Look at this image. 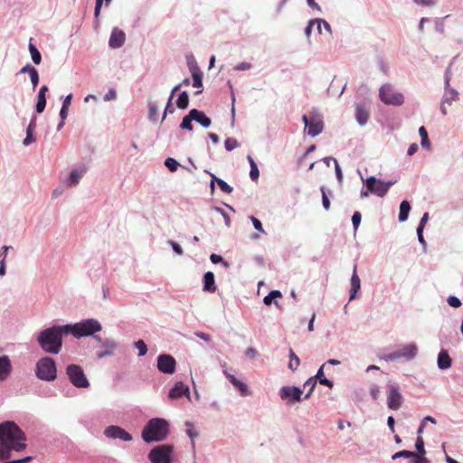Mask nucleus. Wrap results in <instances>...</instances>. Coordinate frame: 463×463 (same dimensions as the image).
<instances>
[{
	"label": "nucleus",
	"instance_id": "f257e3e1",
	"mask_svg": "<svg viewBox=\"0 0 463 463\" xmlns=\"http://www.w3.org/2000/svg\"><path fill=\"white\" fill-rule=\"evenodd\" d=\"M25 447V435L14 422L0 424V461L10 458L12 450L21 451Z\"/></svg>",
	"mask_w": 463,
	"mask_h": 463
},
{
	"label": "nucleus",
	"instance_id": "f03ea898",
	"mask_svg": "<svg viewBox=\"0 0 463 463\" xmlns=\"http://www.w3.org/2000/svg\"><path fill=\"white\" fill-rule=\"evenodd\" d=\"M63 334H65L64 326H54L42 331L37 340L46 353L56 354L61 349Z\"/></svg>",
	"mask_w": 463,
	"mask_h": 463
},
{
	"label": "nucleus",
	"instance_id": "7ed1b4c3",
	"mask_svg": "<svg viewBox=\"0 0 463 463\" xmlns=\"http://www.w3.org/2000/svg\"><path fill=\"white\" fill-rule=\"evenodd\" d=\"M169 431V424L165 419L155 418L150 420L142 430L143 439L149 443L164 440Z\"/></svg>",
	"mask_w": 463,
	"mask_h": 463
},
{
	"label": "nucleus",
	"instance_id": "20e7f679",
	"mask_svg": "<svg viewBox=\"0 0 463 463\" xmlns=\"http://www.w3.org/2000/svg\"><path fill=\"white\" fill-rule=\"evenodd\" d=\"M65 334L71 333L75 337L91 335L101 330V325L95 319H87L75 325L64 326Z\"/></svg>",
	"mask_w": 463,
	"mask_h": 463
},
{
	"label": "nucleus",
	"instance_id": "39448f33",
	"mask_svg": "<svg viewBox=\"0 0 463 463\" xmlns=\"http://www.w3.org/2000/svg\"><path fill=\"white\" fill-rule=\"evenodd\" d=\"M35 375L42 381H54L57 378V367L55 361L48 356L41 358L35 365Z\"/></svg>",
	"mask_w": 463,
	"mask_h": 463
},
{
	"label": "nucleus",
	"instance_id": "423d86ee",
	"mask_svg": "<svg viewBox=\"0 0 463 463\" xmlns=\"http://www.w3.org/2000/svg\"><path fill=\"white\" fill-rule=\"evenodd\" d=\"M381 100L386 105L401 106L404 102V97L397 92L391 84H384L379 90Z\"/></svg>",
	"mask_w": 463,
	"mask_h": 463
},
{
	"label": "nucleus",
	"instance_id": "0eeeda50",
	"mask_svg": "<svg viewBox=\"0 0 463 463\" xmlns=\"http://www.w3.org/2000/svg\"><path fill=\"white\" fill-rule=\"evenodd\" d=\"M66 374L75 387L88 388L90 386V382L80 365L69 364L66 368Z\"/></svg>",
	"mask_w": 463,
	"mask_h": 463
},
{
	"label": "nucleus",
	"instance_id": "6e6552de",
	"mask_svg": "<svg viewBox=\"0 0 463 463\" xmlns=\"http://www.w3.org/2000/svg\"><path fill=\"white\" fill-rule=\"evenodd\" d=\"M172 445L164 444L154 448L148 454L151 463H172Z\"/></svg>",
	"mask_w": 463,
	"mask_h": 463
},
{
	"label": "nucleus",
	"instance_id": "1a4fd4ad",
	"mask_svg": "<svg viewBox=\"0 0 463 463\" xmlns=\"http://www.w3.org/2000/svg\"><path fill=\"white\" fill-rule=\"evenodd\" d=\"M302 120L305 124V127L307 128V133L309 136L316 137L323 131L324 123L321 116L318 114H312L310 117L303 115Z\"/></svg>",
	"mask_w": 463,
	"mask_h": 463
},
{
	"label": "nucleus",
	"instance_id": "9d476101",
	"mask_svg": "<svg viewBox=\"0 0 463 463\" xmlns=\"http://www.w3.org/2000/svg\"><path fill=\"white\" fill-rule=\"evenodd\" d=\"M364 184L372 194L380 197H383L389 191L390 187L393 184L392 182L384 183L376 179L374 176L366 178L364 180Z\"/></svg>",
	"mask_w": 463,
	"mask_h": 463
},
{
	"label": "nucleus",
	"instance_id": "9b49d317",
	"mask_svg": "<svg viewBox=\"0 0 463 463\" xmlns=\"http://www.w3.org/2000/svg\"><path fill=\"white\" fill-rule=\"evenodd\" d=\"M302 393V390L296 386H284L279 391L281 400L286 401L288 404L300 402Z\"/></svg>",
	"mask_w": 463,
	"mask_h": 463
},
{
	"label": "nucleus",
	"instance_id": "f8f14e48",
	"mask_svg": "<svg viewBox=\"0 0 463 463\" xmlns=\"http://www.w3.org/2000/svg\"><path fill=\"white\" fill-rule=\"evenodd\" d=\"M176 362L170 354H160L157 357V369L166 374H172L175 371Z\"/></svg>",
	"mask_w": 463,
	"mask_h": 463
},
{
	"label": "nucleus",
	"instance_id": "ddd939ff",
	"mask_svg": "<svg viewBox=\"0 0 463 463\" xmlns=\"http://www.w3.org/2000/svg\"><path fill=\"white\" fill-rule=\"evenodd\" d=\"M402 402L403 397L400 392L399 388L397 386L391 385L387 394V405L389 409L397 411L401 408Z\"/></svg>",
	"mask_w": 463,
	"mask_h": 463
},
{
	"label": "nucleus",
	"instance_id": "4468645a",
	"mask_svg": "<svg viewBox=\"0 0 463 463\" xmlns=\"http://www.w3.org/2000/svg\"><path fill=\"white\" fill-rule=\"evenodd\" d=\"M104 433L108 438L118 439L123 441H130L132 439V436L118 426H109L105 430Z\"/></svg>",
	"mask_w": 463,
	"mask_h": 463
},
{
	"label": "nucleus",
	"instance_id": "2eb2a0df",
	"mask_svg": "<svg viewBox=\"0 0 463 463\" xmlns=\"http://www.w3.org/2000/svg\"><path fill=\"white\" fill-rule=\"evenodd\" d=\"M184 394L189 398V387L182 382H177L169 391L168 397L174 400L178 399Z\"/></svg>",
	"mask_w": 463,
	"mask_h": 463
},
{
	"label": "nucleus",
	"instance_id": "dca6fc26",
	"mask_svg": "<svg viewBox=\"0 0 463 463\" xmlns=\"http://www.w3.org/2000/svg\"><path fill=\"white\" fill-rule=\"evenodd\" d=\"M12 372V364L7 355L0 356V382L5 381Z\"/></svg>",
	"mask_w": 463,
	"mask_h": 463
},
{
	"label": "nucleus",
	"instance_id": "f3484780",
	"mask_svg": "<svg viewBox=\"0 0 463 463\" xmlns=\"http://www.w3.org/2000/svg\"><path fill=\"white\" fill-rule=\"evenodd\" d=\"M125 43V33L121 30L114 29L109 38V46L112 48H119Z\"/></svg>",
	"mask_w": 463,
	"mask_h": 463
},
{
	"label": "nucleus",
	"instance_id": "a211bd4d",
	"mask_svg": "<svg viewBox=\"0 0 463 463\" xmlns=\"http://www.w3.org/2000/svg\"><path fill=\"white\" fill-rule=\"evenodd\" d=\"M191 111V117L194 121L201 124L203 128H209L212 124V120L208 118L204 112L200 111L196 109H193Z\"/></svg>",
	"mask_w": 463,
	"mask_h": 463
},
{
	"label": "nucleus",
	"instance_id": "6ab92c4d",
	"mask_svg": "<svg viewBox=\"0 0 463 463\" xmlns=\"http://www.w3.org/2000/svg\"><path fill=\"white\" fill-rule=\"evenodd\" d=\"M360 288H361V281H360V278L357 274V267H356V265H354L353 274L351 277V290H350V298H349L350 300H353L355 298V294L360 289Z\"/></svg>",
	"mask_w": 463,
	"mask_h": 463
},
{
	"label": "nucleus",
	"instance_id": "aec40b11",
	"mask_svg": "<svg viewBox=\"0 0 463 463\" xmlns=\"http://www.w3.org/2000/svg\"><path fill=\"white\" fill-rule=\"evenodd\" d=\"M226 377L229 379V381L233 384L235 388H237L241 393V396H247L250 394V392L248 390V386L242 383L241 381L238 380L234 375L225 373Z\"/></svg>",
	"mask_w": 463,
	"mask_h": 463
},
{
	"label": "nucleus",
	"instance_id": "412c9836",
	"mask_svg": "<svg viewBox=\"0 0 463 463\" xmlns=\"http://www.w3.org/2000/svg\"><path fill=\"white\" fill-rule=\"evenodd\" d=\"M457 98H458V92L455 90H453V89L446 90V92H445V95H444V98H443V100H442V103L440 106V109L444 115L447 114V109H446L445 104L447 103L449 105H451L452 101L456 100Z\"/></svg>",
	"mask_w": 463,
	"mask_h": 463
},
{
	"label": "nucleus",
	"instance_id": "4be33fe9",
	"mask_svg": "<svg viewBox=\"0 0 463 463\" xmlns=\"http://www.w3.org/2000/svg\"><path fill=\"white\" fill-rule=\"evenodd\" d=\"M203 290L213 293L216 291L214 274L207 271L203 276Z\"/></svg>",
	"mask_w": 463,
	"mask_h": 463
},
{
	"label": "nucleus",
	"instance_id": "5701e85b",
	"mask_svg": "<svg viewBox=\"0 0 463 463\" xmlns=\"http://www.w3.org/2000/svg\"><path fill=\"white\" fill-rule=\"evenodd\" d=\"M438 366L439 369L445 370L451 366V359L446 350H441L438 356Z\"/></svg>",
	"mask_w": 463,
	"mask_h": 463
},
{
	"label": "nucleus",
	"instance_id": "b1692460",
	"mask_svg": "<svg viewBox=\"0 0 463 463\" xmlns=\"http://www.w3.org/2000/svg\"><path fill=\"white\" fill-rule=\"evenodd\" d=\"M190 71L193 77V86L194 88H202L203 82V73L200 70V68L197 65H193L190 67Z\"/></svg>",
	"mask_w": 463,
	"mask_h": 463
},
{
	"label": "nucleus",
	"instance_id": "393cba45",
	"mask_svg": "<svg viewBox=\"0 0 463 463\" xmlns=\"http://www.w3.org/2000/svg\"><path fill=\"white\" fill-rule=\"evenodd\" d=\"M217 183L220 189L225 193V194H231L232 192V187L230 186L226 182L223 180L217 178L214 175H212V181H211V188L213 191L214 190V184Z\"/></svg>",
	"mask_w": 463,
	"mask_h": 463
},
{
	"label": "nucleus",
	"instance_id": "a878e982",
	"mask_svg": "<svg viewBox=\"0 0 463 463\" xmlns=\"http://www.w3.org/2000/svg\"><path fill=\"white\" fill-rule=\"evenodd\" d=\"M355 118L360 125H364L368 120L369 113L364 106L357 105L355 109Z\"/></svg>",
	"mask_w": 463,
	"mask_h": 463
},
{
	"label": "nucleus",
	"instance_id": "bb28decb",
	"mask_svg": "<svg viewBox=\"0 0 463 463\" xmlns=\"http://www.w3.org/2000/svg\"><path fill=\"white\" fill-rule=\"evenodd\" d=\"M85 172L86 170L84 168L73 170L70 175L69 185L74 186L78 184Z\"/></svg>",
	"mask_w": 463,
	"mask_h": 463
},
{
	"label": "nucleus",
	"instance_id": "cd10ccee",
	"mask_svg": "<svg viewBox=\"0 0 463 463\" xmlns=\"http://www.w3.org/2000/svg\"><path fill=\"white\" fill-rule=\"evenodd\" d=\"M326 367V364H324L319 370L317 371V374L315 375L316 380H317L321 384L326 385L329 388H332L334 383L332 381L328 380L325 377L324 374V368Z\"/></svg>",
	"mask_w": 463,
	"mask_h": 463
},
{
	"label": "nucleus",
	"instance_id": "c85d7f7f",
	"mask_svg": "<svg viewBox=\"0 0 463 463\" xmlns=\"http://www.w3.org/2000/svg\"><path fill=\"white\" fill-rule=\"evenodd\" d=\"M411 210L410 203L406 200L402 201L400 204L399 221L405 222Z\"/></svg>",
	"mask_w": 463,
	"mask_h": 463
},
{
	"label": "nucleus",
	"instance_id": "c756f323",
	"mask_svg": "<svg viewBox=\"0 0 463 463\" xmlns=\"http://www.w3.org/2000/svg\"><path fill=\"white\" fill-rule=\"evenodd\" d=\"M29 52L31 53L33 61L36 65H39L42 61V55H41L40 52L38 51V49L36 48V46L32 43V39L30 40V43H29Z\"/></svg>",
	"mask_w": 463,
	"mask_h": 463
},
{
	"label": "nucleus",
	"instance_id": "7c9ffc66",
	"mask_svg": "<svg viewBox=\"0 0 463 463\" xmlns=\"http://www.w3.org/2000/svg\"><path fill=\"white\" fill-rule=\"evenodd\" d=\"M182 84H179V85H176L171 91V95L169 97V99L167 101V104H166V107L165 109V111H164V114H163V117H162V121L165 120V118H166V115L167 113H173L174 112V109H171V103H172V99L174 98V95L175 93L180 89Z\"/></svg>",
	"mask_w": 463,
	"mask_h": 463
},
{
	"label": "nucleus",
	"instance_id": "2f4dec72",
	"mask_svg": "<svg viewBox=\"0 0 463 463\" xmlns=\"http://www.w3.org/2000/svg\"><path fill=\"white\" fill-rule=\"evenodd\" d=\"M300 364V360L292 349H289V363L288 368L291 371H296Z\"/></svg>",
	"mask_w": 463,
	"mask_h": 463
},
{
	"label": "nucleus",
	"instance_id": "473e14b6",
	"mask_svg": "<svg viewBox=\"0 0 463 463\" xmlns=\"http://www.w3.org/2000/svg\"><path fill=\"white\" fill-rule=\"evenodd\" d=\"M188 104H189V97H188V94L186 91H183L177 100H176V105L179 109H185L187 107H188Z\"/></svg>",
	"mask_w": 463,
	"mask_h": 463
},
{
	"label": "nucleus",
	"instance_id": "72a5a7b5",
	"mask_svg": "<svg viewBox=\"0 0 463 463\" xmlns=\"http://www.w3.org/2000/svg\"><path fill=\"white\" fill-rule=\"evenodd\" d=\"M282 294L279 290H272L263 298V302L266 306H270L272 304L273 299L280 298Z\"/></svg>",
	"mask_w": 463,
	"mask_h": 463
},
{
	"label": "nucleus",
	"instance_id": "f704fd0d",
	"mask_svg": "<svg viewBox=\"0 0 463 463\" xmlns=\"http://www.w3.org/2000/svg\"><path fill=\"white\" fill-rule=\"evenodd\" d=\"M33 129H34V123L31 122L26 130V137L24 139V145L28 146L31 143L35 141V138L33 137Z\"/></svg>",
	"mask_w": 463,
	"mask_h": 463
},
{
	"label": "nucleus",
	"instance_id": "c9c22d12",
	"mask_svg": "<svg viewBox=\"0 0 463 463\" xmlns=\"http://www.w3.org/2000/svg\"><path fill=\"white\" fill-rule=\"evenodd\" d=\"M419 135L420 136L421 138V146L425 148H430V142L428 137V132L424 127H420L419 128Z\"/></svg>",
	"mask_w": 463,
	"mask_h": 463
},
{
	"label": "nucleus",
	"instance_id": "e433bc0d",
	"mask_svg": "<svg viewBox=\"0 0 463 463\" xmlns=\"http://www.w3.org/2000/svg\"><path fill=\"white\" fill-rule=\"evenodd\" d=\"M194 118L191 117V111H189L188 115L184 117L182 123L180 125V128L182 129H187V130H193V124L192 121Z\"/></svg>",
	"mask_w": 463,
	"mask_h": 463
},
{
	"label": "nucleus",
	"instance_id": "4c0bfd02",
	"mask_svg": "<svg viewBox=\"0 0 463 463\" xmlns=\"http://www.w3.org/2000/svg\"><path fill=\"white\" fill-rule=\"evenodd\" d=\"M317 385V380L314 377H311L309 378L308 380L306 381V383H304V387H308L309 390L307 392V393L305 395V399H308L312 393V392L314 391L315 387Z\"/></svg>",
	"mask_w": 463,
	"mask_h": 463
},
{
	"label": "nucleus",
	"instance_id": "58836bf2",
	"mask_svg": "<svg viewBox=\"0 0 463 463\" xmlns=\"http://www.w3.org/2000/svg\"><path fill=\"white\" fill-rule=\"evenodd\" d=\"M415 448L418 451V455L425 456L426 450L424 449V440L421 436H418L415 443Z\"/></svg>",
	"mask_w": 463,
	"mask_h": 463
},
{
	"label": "nucleus",
	"instance_id": "ea45409f",
	"mask_svg": "<svg viewBox=\"0 0 463 463\" xmlns=\"http://www.w3.org/2000/svg\"><path fill=\"white\" fill-rule=\"evenodd\" d=\"M46 106V97L43 95H39L37 97V103H36V111L38 113H42Z\"/></svg>",
	"mask_w": 463,
	"mask_h": 463
},
{
	"label": "nucleus",
	"instance_id": "a19ab883",
	"mask_svg": "<svg viewBox=\"0 0 463 463\" xmlns=\"http://www.w3.org/2000/svg\"><path fill=\"white\" fill-rule=\"evenodd\" d=\"M165 165L171 172L176 171L179 166V163L172 157L166 158Z\"/></svg>",
	"mask_w": 463,
	"mask_h": 463
},
{
	"label": "nucleus",
	"instance_id": "79ce46f5",
	"mask_svg": "<svg viewBox=\"0 0 463 463\" xmlns=\"http://www.w3.org/2000/svg\"><path fill=\"white\" fill-rule=\"evenodd\" d=\"M224 146L226 150L232 151L234 148L238 147L240 144L235 138L228 137L224 142Z\"/></svg>",
	"mask_w": 463,
	"mask_h": 463
},
{
	"label": "nucleus",
	"instance_id": "37998d69",
	"mask_svg": "<svg viewBox=\"0 0 463 463\" xmlns=\"http://www.w3.org/2000/svg\"><path fill=\"white\" fill-rule=\"evenodd\" d=\"M158 114V107L154 104L150 103L148 105V117L151 120L155 121L156 119Z\"/></svg>",
	"mask_w": 463,
	"mask_h": 463
},
{
	"label": "nucleus",
	"instance_id": "c03bdc74",
	"mask_svg": "<svg viewBox=\"0 0 463 463\" xmlns=\"http://www.w3.org/2000/svg\"><path fill=\"white\" fill-rule=\"evenodd\" d=\"M135 346L138 350L139 356H143L146 354L147 347H146V343L143 340H138V341L135 342Z\"/></svg>",
	"mask_w": 463,
	"mask_h": 463
},
{
	"label": "nucleus",
	"instance_id": "a18cd8bd",
	"mask_svg": "<svg viewBox=\"0 0 463 463\" xmlns=\"http://www.w3.org/2000/svg\"><path fill=\"white\" fill-rule=\"evenodd\" d=\"M412 456H414V452H412V451H410V450H401V451H398L395 454H393L392 458V459H397V458H411Z\"/></svg>",
	"mask_w": 463,
	"mask_h": 463
},
{
	"label": "nucleus",
	"instance_id": "49530a36",
	"mask_svg": "<svg viewBox=\"0 0 463 463\" xmlns=\"http://www.w3.org/2000/svg\"><path fill=\"white\" fill-rule=\"evenodd\" d=\"M186 427H187V429H186V433H187V435L191 438V439H192V444H193V445H194V439L197 437V435H198V434H197V432L195 431L194 427V425H193L192 423L187 422V423H186Z\"/></svg>",
	"mask_w": 463,
	"mask_h": 463
},
{
	"label": "nucleus",
	"instance_id": "de8ad7c7",
	"mask_svg": "<svg viewBox=\"0 0 463 463\" xmlns=\"http://www.w3.org/2000/svg\"><path fill=\"white\" fill-rule=\"evenodd\" d=\"M29 76H30L31 82H32L33 88H35L39 83V74H38L37 70L33 69L31 73H29Z\"/></svg>",
	"mask_w": 463,
	"mask_h": 463
},
{
	"label": "nucleus",
	"instance_id": "09e8293b",
	"mask_svg": "<svg viewBox=\"0 0 463 463\" xmlns=\"http://www.w3.org/2000/svg\"><path fill=\"white\" fill-rule=\"evenodd\" d=\"M321 190V194H322V203H323V206L326 210H328L330 208V201L326 194V190H325V187L322 186L320 188Z\"/></svg>",
	"mask_w": 463,
	"mask_h": 463
},
{
	"label": "nucleus",
	"instance_id": "8fccbe9b",
	"mask_svg": "<svg viewBox=\"0 0 463 463\" xmlns=\"http://www.w3.org/2000/svg\"><path fill=\"white\" fill-rule=\"evenodd\" d=\"M68 110H69V108H66V107H63V106L61 107V111H60V116L61 118V122L58 126V130H60L63 127L64 120L66 119V118L68 116Z\"/></svg>",
	"mask_w": 463,
	"mask_h": 463
},
{
	"label": "nucleus",
	"instance_id": "3c124183",
	"mask_svg": "<svg viewBox=\"0 0 463 463\" xmlns=\"http://www.w3.org/2000/svg\"><path fill=\"white\" fill-rule=\"evenodd\" d=\"M250 176L253 181H255L259 178L260 172H259L257 164H251Z\"/></svg>",
	"mask_w": 463,
	"mask_h": 463
},
{
	"label": "nucleus",
	"instance_id": "603ef678",
	"mask_svg": "<svg viewBox=\"0 0 463 463\" xmlns=\"http://www.w3.org/2000/svg\"><path fill=\"white\" fill-rule=\"evenodd\" d=\"M447 301L452 307H459L461 306V301L455 296L449 297Z\"/></svg>",
	"mask_w": 463,
	"mask_h": 463
},
{
	"label": "nucleus",
	"instance_id": "864d4df0",
	"mask_svg": "<svg viewBox=\"0 0 463 463\" xmlns=\"http://www.w3.org/2000/svg\"><path fill=\"white\" fill-rule=\"evenodd\" d=\"M412 463H430L429 459L425 458V456L418 455L414 452V456H412Z\"/></svg>",
	"mask_w": 463,
	"mask_h": 463
},
{
	"label": "nucleus",
	"instance_id": "5fc2aeb1",
	"mask_svg": "<svg viewBox=\"0 0 463 463\" xmlns=\"http://www.w3.org/2000/svg\"><path fill=\"white\" fill-rule=\"evenodd\" d=\"M361 213L359 212H354V213L352 216V222L354 224V230H356L361 222Z\"/></svg>",
	"mask_w": 463,
	"mask_h": 463
},
{
	"label": "nucleus",
	"instance_id": "6e6d98bb",
	"mask_svg": "<svg viewBox=\"0 0 463 463\" xmlns=\"http://www.w3.org/2000/svg\"><path fill=\"white\" fill-rule=\"evenodd\" d=\"M406 353L404 354H407L409 357H414L417 352V348L413 345H410L404 348Z\"/></svg>",
	"mask_w": 463,
	"mask_h": 463
},
{
	"label": "nucleus",
	"instance_id": "4d7b16f0",
	"mask_svg": "<svg viewBox=\"0 0 463 463\" xmlns=\"http://www.w3.org/2000/svg\"><path fill=\"white\" fill-rule=\"evenodd\" d=\"M250 220L252 222V224H253L254 228L257 231H259L260 232H264V230L262 228V224H261V222H260V221L259 219L255 218L254 216H250Z\"/></svg>",
	"mask_w": 463,
	"mask_h": 463
},
{
	"label": "nucleus",
	"instance_id": "13d9d810",
	"mask_svg": "<svg viewBox=\"0 0 463 463\" xmlns=\"http://www.w3.org/2000/svg\"><path fill=\"white\" fill-rule=\"evenodd\" d=\"M417 5L422 6H431L436 5L437 0H413Z\"/></svg>",
	"mask_w": 463,
	"mask_h": 463
},
{
	"label": "nucleus",
	"instance_id": "bf43d9fd",
	"mask_svg": "<svg viewBox=\"0 0 463 463\" xmlns=\"http://www.w3.org/2000/svg\"><path fill=\"white\" fill-rule=\"evenodd\" d=\"M116 98H117V92L114 89H110L104 96V99L107 101L115 99Z\"/></svg>",
	"mask_w": 463,
	"mask_h": 463
},
{
	"label": "nucleus",
	"instance_id": "052dcab7",
	"mask_svg": "<svg viewBox=\"0 0 463 463\" xmlns=\"http://www.w3.org/2000/svg\"><path fill=\"white\" fill-rule=\"evenodd\" d=\"M170 244H171L174 251L176 254H178V255H182L183 254V249H182V247L178 243H176L175 241H170Z\"/></svg>",
	"mask_w": 463,
	"mask_h": 463
},
{
	"label": "nucleus",
	"instance_id": "680f3d73",
	"mask_svg": "<svg viewBox=\"0 0 463 463\" xmlns=\"http://www.w3.org/2000/svg\"><path fill=\"white\" fill-rule=\"evenodd\" d=\"M370 393L373 400H377L380 394V389L377 386H373L370 389Z\"/></svg>",
	"mask_w": 463,
	"mask_h": 463
},
{
	"label": "nucleus",
	"instance_id": "e2e57ef3",
	"mask_svg": "<svg viewBox=\"0 0 463 463\" xmlns=\"http://www.w3.org/2000/svg\"><path fill=\"white\" fill-rule=\"evenodd\" d=\"M428 220H429V213H425L423 214V216L421 217V219H420V224H419L418 228L424 229L425 224L428 222Z\"/></svg>",
	"mask_w": 463,
	"mask_h": 463
},
{
	"label": "nucleus",
	"instance_id": "0e129e2a",
	"mask_svg": "<svg viewBox=\"0 0 463 463\" xmlns=\"http://www.w3.org/2000/svg\"><path fill=\"white\" fill-rule=\"evenodd\" d=\"M10 249V246H3L2 250L0 251V260H3L5 262V260L7 255V251Z\"/></svg>",
	"mask_w": 463,
	"mask_h": 463
},
{
	"label": "nucleus",
	"instance_id": "69168bd1",
	"mask_svg": "<svg viewBox=\"0 0 463 463\" xmlns=\"http://www.w3.org/2000/svg\"><path fill=\"white\" fill-rule=\"evenodd\" d=\"M418 148V145L416 143H413L410 146L407 154L409 156H413L417 152Z\"/></svg>",
	"mask_w": 463,
	"mask_h": 463
},
{
	"label": "nucleus",
	"instance_id": "338daca9",
	"mask_svg": "<svg viewBox=\"0 0 463 463\" xmlns=\"http://www.w3.org/2000/svg\"><path fill=\"white\" fill-rule=\"evenodd\" d=\"M210 260L213 263L216 264V263H219V262H222V256L220 255H217L215 253H213L211 256H210Z\"/></svg>",
	"mask_w": 463,
	"mask_h": 463
},
{
	"label": "nucleus",
	"instance_id": "774afa93",
	"mask_svg": "<svg viewBox=\"0 0 463 463\" xmlns=\"http://www.w3.org/2000/svg\"><path fill=\"white\" fill-rule=\"evenodd\" d=\"M31 459H32L31 457H25V458H21V459L8 461L6 463H27V462L31 461Z\"/></svg>",
	"mask_w": 463,
	"mask_h": 463
}]
</instances>
